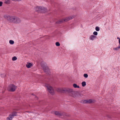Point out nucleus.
<instances>
[{"label": "nucleus", "mask_w": 120, "mask_h": 120, "mask_svg": "<svg viewBox=\"0 0 120 120\" xmlns=\"http://www.w3.org/2000/svg\"><path fill=\"white\" fill-rule=\"evenodd\" d=\"M84 76L85 78H86L88 77V75L87 74H84Z\"/></svg>", "instance_id": "24"}, {"label": "nucleus", "mask_w": 120, "mask_h": 120, "mask_svg": "<svg viewBox=\"0 0 120 120\" xmlns=\"http://www.w3.org/2000/svg\"><path fill=\"white\" fill-rule=\"evenodd\" d=\"M64 88H58L56 90L59 92H64V91L63 90Z\"/></svg>", "instance_id": "12"}, {"label": "nucleus", "mask_w": 120, "mask_h": 120, "mask_svg": "<svg viewBox=\"0 0 120 120\" xmlns=\"http://www.w3.org/2000/svg\"><path fill=\"white\" fill-rule=\"evenodd\" d=\"M69 20L68 17H67L64 18L63 19L59 21L58 23H61L65 22H67Z\"/></svg>", "instance_id": "7"}, {"label": "nucleus", "mask_w": 120, "mask_h": 120, "mask_svg": "<svg viewBox=\"0 0 120 120\" xmlns=\"http://www.w3.org/2000/svg\"><path fill=\"white\" fill-rule=\"evenodd\" d=\"M13 16H10L7 15H6L4 16V17L9 22H11Z\"/></svg>", "instance_id": "6"}, {"label": "nucleus", "mask_w": 120, "mask_h": 120, "mask_svg": "<svg viewBox=\"0 0 120 120\" xmlns=\"http://www.w3.org/2000/svg\"><path fill=\"white\" fill-rule=\"evenodd\" d=\"M55 114L57 116H60L62 115V114L61 113H60L57 111H55L54 112Z\"/></svg>", "instance_id": "11"}, {"label": "nucleus", "mask_w": 120, "mask_h": 120, "mask_svg": "<svg viewBox=\"0 0 120 120\" xmlns=\"http://www.w3.org/2000/svg\"><path fill=\"white\" fill-rule=\"evenodd\" d=\"M73 86L75 88H79V86L77 85L75 83L73 84Z\"/></svg>", "instance_id": "15"}, {"label": "nucleus", "mask_w": 120, "mask_h": 120, "mask_svg": "<svg viewBox=\"0 0 120 120\" xmlns=\"http://www.w3.org/2000/svg\"><path fill=\"white\" fill-rule=\"evenodd\" d=\"M1 77L2 78H4L6 76V74L5 73H2L0 74Z\"/></svg>", "instance_id": "16"}, {"label": "nucleus", "mask_w": 120, "mask_h": 120, "mask_svg": "<svg viewBox=\"0 0 120 120\" xmlns=\"http://www.w3.org/2000/svg\"><path fill=\"white\" fill-rule=\"evenodd\" d=\"M9 43L10 44L12 45L14 43V41H13L11 40H10Z\"/></svg>", "instance_id": "21"}, {"label": "nucleus", "mask_w": 120, "mask_h": 120, "mask_svg": "<svg viewBox=\"0 0 120 120\" xmlns=\"http://www.w3.org/2000/svg\"><path fill=\"white\" fill-rule=\"evenodd\" d=\"M13 117L10 114L9 116L7 118V119L8 120H12Z\"/></svg>", "instance_id": "14"}, {"label": "nucleus", "mask_w": 120, "mask_h": 120, "mask_svg": "<svg viewBox=\"0 0 120 120\" xmlns=\"http://www.w3.org/2000/svg\"><path fill=\"white\" fill-rule=\"evenodd\" d=\"M95 30L97 31H99L100 29L99 27L98 26H97L95 27Z\"/></svg>", "instance_id": "23"}, {"label": "nucleus", "mask_w": 120, "mask_h": 120, "mask_svg": "<svg viewBox=\"0 0 120 120\" xmlns=\"http://www.w3.org/2000/svg\"><path fill=\"white\" fill-rule=\"evenodd\" d=\"M98 34V32L96 31H94L93 33V34L94 35H97Z\"/></svg>", "instance_id": "26"}, {"label": "nucleus", "mask_w": 120, "mask_h": 120, "mask_svg": "<svg viewBox=\"0 0 120 120\" xmlns=\"http://www.w3.org/2000/svg\"><path fill=\"white\" fill-rule=\"evenodd\" d=\"M35 10L38 11H41L42 9V7L38 6L35 7Z\"/></svg>", "instance_id": "13"}, {"label": "nucleus", "mask_w": 120, "mask_h": 120, "mask_svg": "<svg viewBox=\"0 0 120 120\" xmlns=\"http://www.w3.org/2000/svg\"><path fill=\"white\" fill-rule=\"evenodd\" d=\"M17 58L15 56L13 57L12 58V60L13 61H15L17 60Z\"/></svg>", "instance_id": "22"}, {"label": "nucleus", "mask_w": 120, "mask_h": 120, "mask_svg": "<svg viewBox=\"0 0 120 120\" xmlns=\"http://www.w3.org/2000/svg\"><path fill=\"white\" fill-rule=\"evenodd\" d=\"M46 86L47 87L49 93L52 95L54 94L55 92L53 88L49 84H47Z\"/></svg>", "instance_id": "4"}, {"label": "nucleus", "mask_w": 120, "mask_h": 120, "mask_svg": "<svg viewBox=\"0 0 120 120\" xmlns=\"http://www.w3.org/2000/svg\"><path fill=\"white\" fill-rule=\"evenodd\" d=\"M81 84L82 86L83 87H84L86 85V83L85 81L82 82Z\"/></svg>", "instance_id": "18"}, {"label": "nucleus", "mask_w": 120, "mask_h": 120, "mask_svg": "<svg viewBox=\"0 0 120 120\" xmlns=\"http://www.w3.org/2000/svg\"><path fill=\"white\" fill-rule=\"evenodd\" d=\"M21 19L19 18L14 16H13L11 22L16 24H19L21 22Z\"/></svg>", "instance_id": "1"}, {"label": "nucleus", "mask_w": 120, "mask_h": 120, "mask_svg": "<svg viewBox=\"0 0 120 120\" xmlns=\"http://www.w3.org/2000/svg\"><path fill=\"white\" fill-rule=\"evenodd\" d=\"M16 0V1H19L21 0Z\"/></svg>", "instance_id": "28"}, {"label": "nucleus", "mask_w": 120, "mask_h": 120, "mask_svg": "<svg viewBox=\"0 0 120 120\" xmlns=\"http://www.w3.org/2000/svg\"><path fill=\"white\" fill-rule=\"evenodd\" d=\"M17 113L16 112H14L13 113H12L11 114L12 116H13V117H14V116H15L16 115Z\"/></svg>", "instance_id": "20"}, {"label": "nucleus", "mask_w": 120, "mask_h": 120, "mask_svg": "<svg viewBox=\"0 0 120 120\" xmlns=\"http://www.w3.org/2000/svg\"><path fill=\"white\" fill-rule=\"evenodd\" d=\"M63 90L64 92H68V93H71L73 91V90L72 89L70 88H64Z\"/></svg>", "instance_id": "8"}, {"label": "nucleus", "mask_w": 120, "mask_h": 120, "mask_svg": "<svg viewBox=\"0 0 120 120\" xmlns=\"http://www.w3.org/2000/svg\"><path fill=\"white\" fill-rule=\"evenodd\" d=\"M96 38V37L94 35H91L90 36L89 39L91 40L94 41Z\"/></svg>", "instance_id": "10"}, {"label": "nucleus", "mask_w": 120, "mask_h": 120, "mask_svg": "<svg viewBox=\"0 0 120 120\" xmlns=\"http://www.w3.org/2000/svg\"><path fill=\"white\" fill-rule=\"evenodd\" d=\"M17 87V86L14 84H11L8 86L7 89L9 91L13 92L15 90Z\"/></svg>", "instance_id": "3"}, {"label": "nucleus", "mask_w": 120, "mask_h": 120, "mask_svg": "<svg viewBox=\"0 0 120 120\" xmlns=\"http://www.w3.org/2000/svg\"><path fill=\"white\" fill-rule=\"evenodd\" d=\"M41 65L44 71L46 73L49 71V68L47 66L45 62L43 61L41 62Z\"/></svg>", "instance_id": "2"}, {"label": "nucleus", "mask_w": 120, "mask_h": 120, "mask_svg": "<svg viewBox=\"0 0 120 120\" xmlns=\"http://www.w3.org/2000/svg\"><path fill=\"white\" fill-rule=\"evenodd\" d=\"M75 17V15H72L69 16L68 17H69V20H71L73 18H74Z\"/></svg>", "instance_id": "17"}, {"label": "nucleus", "mask_w": 120, "mask_h": 120, "mask_svg": "<svg viewBox=\"0 0 120 120\" xmlns=\"http://www.w3.org/2000/svg\"><path fill=\"white\" fill-rule=\"evenodd\" d=\"M95 102V100L92 99L83 100L81 101L84 104L92 103H94Z\"/></svg>", "instance_id": "5"}, {"label": "nucleus", "mask_w": 120, "mask_h": 120, "mask_svg": "<svg viewBox=\"0 0 120 120\" xmlns=\"http://www.w3.org/2000/svg\"><path fill=\"white\" fill-rule=\"evenodd\" d=\"M33 63L27 62L26 65V66L28 68H30L33 66Z\"/></svg>", "instance_id": "9"}, {"label": "nucleus", "mask_w": 120, "mask_h": 120, "mask_svg": "<svg viewBox=\"0 0 120 120\" xmlns=\"http://www.w3.org/2000/svg\"><path fill=\"white\" fill-rule=\"evenodd\" d=\"M3 2L1 1H0V6H1L2 5Z\"/></svg>", "instance_id": "27"}, {"label": "nucleus", "mask_w": 120, "mask_h": 120, "mask_svg": "<svg viewBox=\"0 0 120 120\" xmlns=\"http://www.w3.org/2000/svg\"><path fill=\"white\" fill-rule=\"evenodd\" d=\"M56 46H58L60 45V43H59V42H56Z\"/></svg>", "instance_id": "25"}, {"label": "nucleus", "mask_w": 120, "mask_h": 120, "mask_svg": "<svg viewBox=\"0 0 120 120\" xmlns=\"http://www.w3.org/2000/svg\"><path fill=\"white\" fill-rule=\"evenodd\" d=\"M10 3L9 0H5L4 1V3L6 4H9Z\"/></svg>", "instance_id": "19"}]
</instances>
